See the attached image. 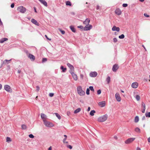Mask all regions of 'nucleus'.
I'll use <instances>...</instances> for the list:
<instances>
[{"label": "nucleus", "mask_w": 150, "mask_h": 150, "mask_svg": "<svg viewBox=\"0 0 150 150\" xmlns=\"http://www.w3.org/2000/svg\"><path fill=\"white\" fill-rule=\"evenodd\" d=\"M77 92L78 94L80 96H83L85 95V92L83 91L81 86L77 87Z\"/></svg>", "instance_id": "f257e3e1"}, {"label": "nucleus", "mask_w": 150, "mask_h": 150, "mask_svg": "<svg viewBox=\"0 0 150 150\" xmlns=\"http://www.w3.org/2000/svg\"><path fill=\"white\" fill-rule=\"evenodd\" d=\"M107 118L108 115L107 114H105L102 116L99 117L98 118V121L99 122H103L106 120Z\"/></svg>", "instance_id": "f03ea898"}, {"label": "nucleus", "mask_w": 150, "mask_h": 150, "mask_svg": "<svg viewBox=\"0 0 150 150\" xmlns=\"http://www.w3.org/2000/svg\"><path fill=\"white\" fill-rule=\"evenodd\" d=\"M17 10L18 11L22 13H24L26 11V8L23 6H19Z\"/></svg>", "instance_id": "7ed1b4c3"}, {"label": "nucleus", "mask_w": 150, "mask_h": 150, "mask_svg": "<svg viewBox=\"0 0 150 150\" xmlns=\"http://www.w3.org/2000/svg\"><path fill=\"white\" fill-rule=\"evenodd\" d=\"M44 122L45 125L47 127H51L54 126V125L51 122L44 120Z\"/></svg>", "instance_id": "20e7f679"}, {"label": "nucleus", "mask_w": 150, "mask_h": 150, "mask_svg": "<svg viewBox=\"0 0 150 150\" xmlns=\"http://www.w3.org/2000/svg\"><path fill=\"white\" fill-rule=\"evenodd\" d=\"M135 139L134 138H131L128 139L125 141V143L126 144H129L132 142Z\"/></svg>", "instance_id": "39448f33"}, {"label": "nucleus", "mask_w": 150, "mask_h": 150, "mask_svg": "<svg viewBox=\"0 0 150 150\" xmlns=\"http://www.w3.org/2000/svg\"><path fill=\"white\" fill-rule=\"evenodd\" d=\"M4 89L6 91L10 92L12 91V89H11L10 86L8 85H6L4 86Z\"/></svg>", "instance_id": "423d86ee"}, {"label": "nucleus", "mask_w": 150, "mask_h": 150, "mask_svg": "<svg viewBox=\"0 0 150 150\" xmlns=\"http://www.w3.org/2000/svg\"><path fill=\"white\" fill-rule=\"evenodd\" d=\"M92 28V26L91 25L89 24L86 25L83 28V30L85 31H87L91 29Z\"/></svg>", "instance_id": "0eeeda50"}, {"label": "nucleus", "mask_w": 150, "mask_h": 150, "mask_svg": "<svg viewBox=\"0 0 150 150\" xmlns=\"http://www.w3.org/2000/svg\"><path fill=\"white\" fill-rule=\"evenodd\" d=\"M98 75L97 72L96 71L91 72L90 73L89 75L91 77H96Z\"/></svg>", "instance_id": "6e6552de"}, {"label": "nucleus", "mask_w": 150, "mask_h": 150, "mask_svg": "<svg viewBox=\"0 0 150 150\" xmlns=\"http://www.w3.org/2000/svg\"><path fill=\"white\" fill-rule=\"evenodd\" d=\"M119 68V66L117 64L114 65L112 67V70L114 72H116Z\"/></svg>", "instance_id": "1a4fd4ad"}, {"label": "nucleus", "mask_w": 150, "mask_h": 150, "mask_svg": "<svg viewBox=\"0 0 150 150\" xmlns=\"http://www.w3.org/2000/svg\"><path fill=\"white\" fill-rule=\"evenodd\" d=\"M70 73L71 74L74 79L75 81H76L78 79L77 75L75 74L73 71H70Z\"/></svg>", "instance_id": "9d476101"}, {"label": "nucleus", "mask_w": 150, "mask_h": 150, "mask_svg": "<svg viewBox=\"0 0 150 150\" xmlns=\"http://www.w3.org/2000/svg\"><path fill=\"white\" fill-rule=\"evenodd\" d=\"M28 57L29 58L31 61H34L35 59V57L34 56L30 54H29Z\"/></svg>", "instance_id": "9b49d317"}, {"label": "nucleus", "mask_w": 150, "mask_h": 150, "mask_svg": "<svg viewBox=\"0 0 150 150\" xmlns=\"http://www.w3.org/2000/svg\"><path fill=\"white\" fill-rule=\"evenodd\" d=\"M115 97L117 100L118 102L120 101L121 98L119 94L118 93H116L115 95Z\"/></svg>", "instance_id": "f8f14e48"}, {"label": "nucleus", "mask_w": 150, "mask_h": 150, "mask_svg": "<svg viewBox=\"0 0 150 150\" xmlns=\"http://www.w3.org/2000/svg\"><path fill=\"white\" fill-rule=\"evenodd\" d=\"M67 65L70 69V70L69 71L70 72V71L72 72L74 71V67L72 65L69 63H67Z\"/></svg>", "instance_id": "ddd939ff"}, {"label": "nucleus", "mask_w": 150, "mask_h": 150, "mask_svg": "<svg viewBox=\"0 0 150 150\" xmlns=\"http://www.w3.org/2000/svg\"><path fill=\"white\" fill-rule=\"evenodd\" d=\"M138 85V84L137 82H134L132 83L131 86L132 88H136L137 87Z\"/></svg>", "instance_id": "4468645a"}, {"label": "nucleus", "mask_w": 150, "mask_h": 150, "mask_svg": "<svg viewBox=\"0 0 150 150\" xmlns=\"http://www.w3.org/2000/svg\"><path fill=\"white\" fill-rule=\"evenodd\" d=\"M112 30L113 31H116L117 32H119L120 30V28L119 27H117L114 25L112 28Z\"/></svg>", "instance_id": "2eb2a0df"}, {"label": "nucleus", "mask_w": 150, "mask_h": 150, "mask_svg": "<svg viewBox=\"0 0 150 150\" xmlns=\"http://www.w3.org/2000/svg\"><path fill=\"white\" fill-rule=\"evenodd\" d=\"M115 13L118 15H120L122 13L121 11L119 8H117L115 11Z\"/></svg>", "instance_id": "dca6fc26"}, {"label": "nucleus", "mask_w": 150, "mask_h": 150, "mask_svg": "<svg viewBox=\"0 0 150 150\" xmlns=\"http://www.w3.org/2000/svg\"><path fill=\"white\" fill-rule=\"evenodd\" d=\"M90 21V20L89 18H87L83 21V23L86 25H88L89 24Z\"/></svg>", "instance_id": "f3484780"}, {"label": "nucleus", "mask_w": 150, "mask_h": 150, "mask_svg": "<svg viewBox=\"0 0 150 150\" xmlns=\"http://www.w3.org/2000/svg\"><path fill=\"white\" fill-rule=\"evenodd\" d=\"M98 105L101 107H104L105 105V101L99 102L98 103Z\"/></svg>", "instance_id": "a211bd4d"}, {"label": "nucleus", "mask_w": 150, "mask_h": 150, "mask_svg": "<svg viewBox=\"0 0 150 150\" xmlns=\"http://www.w3.org/2000/svg\"><path fill=\"white\" fill-rule=\"evenodd\" d=\"M31 22L35 25L38 26L39 25V23L35 19L33 18L31 20Z\"/></svg>", "instance_id": "6ab92c4d"}, {"label": "nucleus", "mask_w": 150, "mask_h": 150, "mask_svg": "<svg viewBox=\"0 0 150 150\" xmlns=\"http://www.w3.org/2000/svg\"><path fill=\"white\" fill-rule=\"evenodd\" d=\"M42 4H43L45 6L47 7V2L44 0H38Z\"/></svg>", "instance_id": "aec40b11"}, {"label": "nucleus", "mask_w": 150, "mask_h": 150, "mask_svg": "<svg viewBox=\"0 0 150 150\" xmlns=\"http://www.w3.org/2000/svg\"><path fill=\"white\" fill-rule=\"evenodd\" d=\"M41 117L42 120H43V121H44V120H45V118L46 117V115L43 113H41Z\"/></svg>", "instance_id": "412c9836"}, {"label": "nucleus", "mask_w": 150, "mask_h": 150, "mask_svg": "<svg viewBox=\"0 0 150 150\" xmlns=\"http://www.w3.org/2000/svg\"><path fill=\"white\" fill-rule=\"evenodd\" d=\"M8 40L7 38H2L0 40V43H3L4 41L7 40Z\"/></svg>", "instance_id": "4be33fe9"}, {"label": "nucleus", "mask_w": 150, "mask_h": 150, "mask_svg": "<svg viewBox=\"0 0 150 150\" xmlns=\"http://www.w3.org/2000/svg\"><path fill=\"white\" fill-rule=\"evenodd\" d=\"M70 28L71 31L74 32L75 33L76 32V29L73 26L71 25L70 26Z\"/></svg>", "instance_id": "5701e85b"}, {"label": "nucleus", "mask_w": 150, "mask_h": 150, "mask_svg": "<svg viewBox=\"0 0 150 150\" xmlns=\"http://www.w3.org/2000/svg\"><path fill=\"white\" fill-rule=\"evenodd\" d=\"M60 69L62 70V72H65L67 70V68H64V67L63 66H61L60 67Z\"/></svg>", "instance_id": "b1692460"}, {"label": "nucleus", "mask_w": 150, "mask_h": 150, "mask_svg": "<svg viewBox=\"0 0 150 150\" xmlns=\"http://www.w3.org/2000/svg\"><path fill=\"white\" fill-rule=\"evenodd\" d=\"M81 110V108H79L76 110L74 111V113H77L80 111Z\"/></svg>", "instance_id": "393cba45"}, {"label": "nucleus", "mask_w": 150, "mask_h": 150, "mask_svg": "<svg viewBox=\"0 0 150 150\" xmlns=\"http://www.w3.org/2000/svg\"><path fill=\"white\" fill-rule=\"evenodd\" d=\"M96 112L94 110H92L91 111L90 114L91 115L93 116L94 115V114Z\"/></svg>", "instance_id": "a878e982"}, {"label": "nucleus", "mask_w": 150, "mask_h": 150, "mask_svg": "<svg viewBox=\"0 0 150 150\" xmlns=\"http://www.w3.org/2000/svg\"><path fill=\"white\" fill-rule=\"evenodd\" d=\"M66 4L67 6H71V2L69 1H67L66 2Z\"/></svg>", "instance_id": "bb28decb"}, {"label": "nucleus", "mask_w": 150, "mask_h": 150, "mask_svg": "<svg viewBox=\"0 0 150 150\" xmlns=\"http://www.w3.org/2000/svg\"><path fill=\"white\" fill-rule=\"evenodd\" d=\"M54 114L56 116L59 120H60L61 119V116L59 114L57 113H55Z\"/></svg>", "instance_id": "cd10ccee"}, {"label": "nucleus", "mask_w": 150, "mask_h": 150, "mask_svg": "<svg viewBox=\"0 0 150 150\" xmlns=\"http://www.w3.org/2000/svg\"><path fill=\"white\" fill-rule=\"evenodd\" d=\"M135 131L139 133H140L141 132L140 129L138 127H136L135 128Z\"/></svg>", "instance_id": "c85d7f7f"}, {"label": "nucleus", "mask_w": 150, "mask_h": 150, "mask_svg": "<svg viewBox=\"0 0 150 150\" xmlns=\"http://www.w3.org/2000/svg\"><path fill=\"white\" fill-rule=\"evenodd\" d=\"M11 59H10L9 60H7L6 59L3 62V64H8L9 63V62L10 61H11Z\"/></svg>", "instance_id": "c756f323"}, {"label": "nucleus", "mask_w": 150, "mask_h": 150, "mask_svg": "<svg viewBox=\"0 0 150 150\" xmlns=\"http://www.w3.org/2000/svg\"><path fill=\"white\" fill-rule=\"evenodd\" d=\"M139 121V117L138 116L135 117L134 119V122H138Z\"/></svg>", "instance_id": "7c9ffc66"}, {"label": "nucleus", "mask_w": 150, "mask_h": 150, "mask_svg": "<svg viewBox=\"0 0 150 150\" xmlns=\"http://www.w3.org/2000/svg\"><path fill=\"white\" fill-rule=\"evenodd\" d=\"M6 142H10L11 141V138L8 137H7L6 139Z\"/></svg>", "instance_id": "2f4dec72"}, {"label": "nucleus", "mask_w": 150, "mask_h": 150, "mask_svg": "<svg viewBox=\"0 0 150 150\" xmlns=\"http://www.w3.org/2000/svg\"><path fill=\"white\" fill-rule=\"evenodd\" d=\"M135 98L137 100L139 101L140 98V96L138 95H136L135 96Z\"/></svg>", "instance_id": "473e14b6"}, {"label": "nucleus", "mask_w": 150, "mask_h": 150, "mask_svg": "<svg viewBox=\"0 0 150 150\" xmlns=\"http://www.w3.org/2000/svg\"><path fill=\"white\" fill-rule=\"evenodd\" d=\"M21 127L23 129H25L27 128L26 126L25 125H22L21 126Z\"/></svg>", "instance_id": "72a5a7b5"}, {"label": "nucleus", "mask_w": 150, "mask_h": 150, "mask_svg": "<svg viewBox=\"0 0 150 150\" xmlns=\"http://www.w3.org/2000/svg\"><path fill=\"white\" fill-rule=\"evenodd\" d=\"M110 76H108L106 79V81L108 83H110Z\"/></svg>", "instance_id": "f704fd0d"}, {"label": "nucleus", "mask_w": 150, "mask_h": 150, "mask_svg": "<svg viewBox=\"0 0 150 150\" xmlns=\"http://www.w3.org/2000/svg\"><path fill=\"white\" fill-rule=\"evenodd\" d=\"M145 115L146 117H150V112H146Z\"/></svg>", "instance_id": "c9c22d12"}, {"label": "nucleus", "mask_w": 150, "mask_h": 150, "mask_svg": "<svg viewBox=\"0 0 150 150\" xmlns=\"http://www.w3.org/2000/svg\"><path fill=\"white\" fill-rule=\"evenodd\" d=\"M124 38L125 35L123 34L119 36V38L120 39H123Z\"/></svg>", "instance_id": "e433bc0d"}, {"label": "nucleus", "mask_w": 150, "mask_h": 150, "mask_svg": "<svg viewBox=\"0 0 150 150\" xmlns=\"http://www.w3.org/2000/svg\"><path fill=\"white\" fill-rule=\"evenodd\" d=\"M47 58H44L42 59V63H44V62H45L46 61H47Z\"/></svg>", "instance_id": "4c0bfd02"}, {"label": "nucleus", "mask_w": 150, "mask_h": 150, "mask_svg": "<svg viewBox=\"0 0 150 150\" xmlns=\"http://www.w3.org/2000/svg\"><path fill=\"white\" fill-rule=\"evenodd\" d=\"M89 90H90L91 91L94 92V89H93V87L92 86H90L89 87Z\"/></svg>", "instance_id": "58836bf2"}, {"label": "nucleus", "mask_w": 150, "mask_h": 150, "mask_svg": "<svg viewBox=\"0 0 150 150\" xmlns=\"http://www.w3.org/2000/svg\"><path fill=\"white\" fill-rule=\"evenodd\" d=\"M64 136L65 137V138L63 139V142L64 143H65V141L67 139V136L66 135H64Z\"/></svg>", "instance_id": "ea45409f"}, {"label": "nucleus", "mask_w": 150, "mask_h": 150, "mask_svg": "<svg viewBox=\"0 0 150 150\" xmlns=\"http://www.w3.org/2000/svg\"><path fill=\"white\" fill-rule=\"evenodd\" d=\"M142 106L143 107V108H144L146 109L145 105V103L143 102H142Z\"/></svg>", "instance_id": "a19ab883"}, {"label": "nucleus", "mask_w": 150, "mask_h": 150, "mask_svg": "<svg viewBox=\"0 0 150 150\" xmlns=\"http://www.w3.org/2000/svg\"><path fill=\"white\" fill-rule=\"evenodd\" d=\"M90 90L89 88H87L86 91V93L87 95H89L90 94L89 93Z\"/></svg>", "instance_id": "79ce46f5"}, {"label": "nucleus", "mask_w": 150, "mask_h": 150, "mask_svg": "<svg viewBox=\"0 0 150 150\" xmlns=\"http://www.w3.org/2000/svg\"><path fill=\"white\" fill-rule=\"evenodd\" d=\"M29 137L31 138H34V136L32 134H30L29 135Z\"/></svg>", "instance_id": "37998d69"}, {"label": "nucleus", "mask_w": 150, "mask_h": 150, "mask_svg": "<svg viewBox=\"0 0 150 150\" xmlns=\"http://www.w3.org/2000/svg\"><path fill=\"white\" fill-rule=\"evenodd\" d=\"M101 93V91L100 89L98 90L97 91V94L98 95L100 94Z\"/></svg>", "instance_id": "c03bdc74"}, {"label": "nucleus", "mask_w": 150, "mask_h": 150, "mask_svg": "<svg viewBox=\"0 0 150 150\" xmlns=\"http://www.w3.org/2000/svg\"><path fill=\"white\" fill-rule=\"evenodd\" d=\"M67 147L70 149H71L72 148V146L70 145H67Z\"/></svg>", "instance_id": "a18cd8bd"}, {"label": "nucleus", "mask_w": 150, "mask_h": 150, "mask_svg": "<svg viewBox=\"0 0 150 150\" xmlns=\"http://www.w3.org/2000/svg\"><path fill=\"white\" fill-rule=\"evenodd\" d=\"M117 40L116 38H113V42H117Z\"/></svg>", "instance_id": "49530a36"}, {"label": "nucleus", "mask_w": 150, "mask_h": 150, "mask_svg": "<svg viewBox=\"0 0 150 150\" xmlns=\"http://www.w3.org/2000/svg\"><path fill=\"white\" fill-rule=\"evenodd\" d=\"M127 5H128L127 4H122V6L124 7H127Z\"/></svg>", "instance_id": "de8ad7c7"}, {"label": "nucleus", "mask_w": 150, "mask_h": 150, "mask_svg": "<svg viewBox=\"0 0 150 150\" xmlns=\"http://www.w3.org/2000/svg\"><path fill=\"white\" fill-rule=\"evenodd\" d=\"M78 28L81 29H83V26L82 25H80L78 26Z\"/></svg>", "instance_id": "09e8293b"}, {"label": "nucleus", "mask_w": 150, "mask_h": 150, "mask_svg": "<svg viewBox=\"0 0 150 150\" xmlns=\"http://www.w3.org/2000/svg\"><path fill=\"white\" fill-rule=\"evenodd\" d=\"M54 95V94L53 93H50L49 95V96L51 97H52Z\"/></svg>", "instance_id": "8fccbe9b"}, {"label": "nucleus", "mask_w": 150, "mask_h": 150, "mask_svg": "<svg viewBox=\"0 0 150 150\" xmlns=\"http://www.w3.org/2000/svg\"><path fill=\"white\" fill-rule=\"evenodd\" d=\"M45 37H46V38H47V39L48 40H51V39H50V38H48V37H47V35H45Z\"/></svg>", "instance_id": "3c124183"}, {"label": "nucleus", "mask_w": 150, "mask_h": 150, "mask_svg": "<svg viewBox=\"0 0 150 150\" xmlns=\"http://www.w3.org/2000/svg\"><path fill=\"white\" fill-rule=\"evenodd\" d=\"M40 89V87L39 86H36V90L37 91H38Z\"/></svg>", "instance_id": "603ef678"}, {"label": "nucleus", "mask_w": 150, "mask_h": 150, "mask_svg": "<svg viewBox=\"0 0 150 150\" xmlns=\"http://www.w3.org/2000/svg\"><path fill=\"white\" fill-rule=\"evenodd\" d=\"M144 16L146 17H149V15H147L146 13H145L144 14Z\"/></svg>", "instance_id": "864d4df0"}, {"label": "nucleus", "mask_w": 150, "mask_h": 150, "mask_svg": "<svg viewBox=\"0 0 150 150\" xmlns=\"http://www.w3.org/2000/svg\"><path fill=\"white\" fill-rule=\"evenodd\" d=\"M70 111H68L67 112V115H68V116H69L70 115Z\"/></svg>", "instance_id": "5fc2aeb1"}, {"label": "nucleus", "mask_w": 150, "mask_h": 150, "mask_svg": "<svg viewBox=\"0 0 150 150\" xmlns=\"http://www.w3.org/2000/svg\"><path fill=\"white\" fill-rule=\"evenodd\" d=\"M14 6V4L13 3L11 5V8H13Z\"/></svg>", "instance_id": "6e6d98bb"}, {"label": "nucleus", "mask_w": 150, "mask_h": 150, "mask_svg": "<svg viewBox=\"0 0 150 150\" xmlns=\"http://www.w3.org/2000/svg\"><path fill=\"white\" fill-rule=\"evenodd\" d=\"M80 77L81 79H83V75L82 74H81L80 75Z\"/></svg>", "instance_id": "4d7b16f0"}, {"label": "nucleus", "mask_w": 150, "mask_h": 150, "mask_svg": "<svg viewBox=\"0 0 150 150\" xmlns=\"http://www.w3.org/2000/svg\"><path fill=\"white\" fill-rule=\"evenodd\" d=\"M60 31L63 34H64L65 33V31L64 30H61Z\"/></svg>", "instance_id": "13d9d810"}, {"label": "nucleus", "mask_w": 150, "mask_h": 150, "mask_svg": "<svg viewBox=\"0 0 150 150\" xmlns=\"http://www.w3.org/2000/svg\"><path fill=\"white\" fill-rule=\"evenodd\" d=\"M145 108H143L142 109V113H144V112H145Z\"/></svg>", "instance_id": "bf43d9fd"}, {"label": "nucleus", "mask_w": 150, "mask_h": 150, "mask_svg": "<svg viewBox=\"0 0 150 150\" xmlns=\"http://www.w3.org/2000/svg\"><path fill=\"white\" fill-rule=\"evenodd\" d=\"M52 147L51 146H50L49 148L48 149V150H52Z\"/></svg>", "instance_id": "052dcab7"}, {"label": "nucleus", "mask_w": 150, "mask_h": 150, "mask_svg": "<svg viewBox=\"0 0 150 150\" xmlns=\"http://www.w3.org/2000/svg\"><path fill=\"white\" fill-rule=\"evenodd\" d=\"M91 108L90 107H88L87 109L88 111H89L90 110Z\"/></svg>", "instance_id": "680f3d73"}, {"label": "nucleus", "mask_w": 150, "mask_h": 150, "mask_svg": "<svg viewBox=\"0 0 150 150\" xmlns=\"http://www.w3.org/2000/svg\"><path fill=\"white\" fill-rule=\"evenodd\" d=\"M114 138L115 139L117 140V137L116 136H114Z\"/></svg>", "instance_id": "e2e57ef3"}, {"label": "nucleus", "mask_w": 150, "mask_h": 150, "mask_svg": "<svg viewBox=\"0 0 150 150\" xmlns=\"http://www.w3.org/2000/svg\"><path fill=\"white\" fill-rule=\"evenodd\" d=\"M145 119V116H144L142 118V120H144Z\"/></svg>", "instance_id": "0e129e2a"}, {"label": "nucleus", "mask_w": 150, "mask_h": 150, "mask_svg": "<svg viewBox=\"0 0 150 150\" xmlns=\"http://www.w3.org/2000/svg\"><path fill=\"white\" fill-rule=\"evenodd\" d=\"M148 141L149 142H150V137L148 139Z\"/></svg>", "instance_id": "69168bd1"}, {"label": "nucleus", "mask_w": 150, "mask_h": 150, "mask_svg": "<svg viewBox=\"0 0 150 150\" xmlns=\"http://www.w3.org/2000/svg\"><path fill=\"white\" fill-rule=\"evenodd\" d=\"M99 8V6H97L96 7V9L98 10Z\"/></svg>", "instance_id": "338daca9"}, {"label": "nucleus", "mask_w": 150, "mask_h": 150, "mask_svg": "<svg viewBox=\"0 0 150 150\" xmlns=\"http://www.w3.org/2000/svg\"><path fill=\"white\" fill-rule=\"evenodd\" d=\"M137 150H141V149L139 147H137Z\"/></svg>", "instance_id": "774afa93"}]
</instances>
